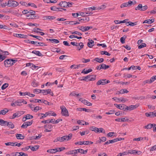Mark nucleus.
<instances>
[{"mask_svg": "<svg viewBox=\"0 0 156 156\" xmlns=\"http://www.w3.org/2000/svg\"><path fill=\"white\" fill-rule=\"evenodd\" d=\"M61 109L62 110V115L65 116H68V112L67 109L64 106H61Z\"/></svg>", "mask_w": 156, "mask_h": 156, "instance_id": "obj_6", "label": "nucleus"}, {"mask_svg": "<svg viewBox=\"0 0 156 156\" xmlns=\"http://www.w3.org/2000/svg\"><path fill=\"white\" fill-rule=\"evenodd\" d=\"M109 80H107L106 79H102L98 81V85L101 84L103 85L109 83Z\"/></svg>", "mask_w": 156, "mask_h": 156, "instance_id": "obj_9", "label": "nucleus"}, {"mask_svg": "<svg viewBox=\"0 0 156 156\" xmlns=\"http://www.w3.org/2000/svg\"><path fill=\"white\" fill-rule=\"evenodd\" d=\"M145 115L147 117H150L151 118L154 117L153 112H150L149 113H146L145 114Z\"/></svg>", "mask_w": 156, "mask_h": 156, "instance_id": "obj_27", "label": "nucleus"}, {"mask_svg": "<svg viewBox=\"0 0 156 156\" xmlns=\"http://www.w3.org/2000/svg\"><path fill=\"white\" fill-rule=\"evenodd\" d=\"M90 141H79L75 143V144L76 145H88L89 144Z\"/></svg>", "mask_w": 156, "mask_h": 156, "instance_id": "obj_13", "label": "nucleus"}, {"mask_svg": "<svg viewBox=\"0 0 156 156\" xmlns=\"http://www.w3.org/2000/svg\"><path fill=\"white\" fill-rule=\"evenodd\" d=\"M143 137H140L139 138H134L133 139V141H136V140H137V141H140V140H143Z\"/></svg>", "mask_w": 156, "mask_h": 156, "instance_id": "obj_61", "label": "nucleus"}, {"mask_svg": "<svg viewBox=\"0 0 156 156\" xmlns=\"http://www.w3.org/2000/svg\"><path fill=\"white\" fill-rule=\"evenodd\" d=\"M147 9V6L145 5L143 6L142 4H139L137 7L135 8L136 10H139L140 11H144Z\"/></svg>", "mask_w": 156, "mask_h": 156, "instance_id": "obj_5", "label": "nucleus"}, {"mask_svg": "<svg viewBox=\"0 0 156 156\" xmlns=\"http://www.w3.org/2000/svg\"><path fill=\"white\" fill-rule=\"evenodd\" d=\"M77 153H80L81 154H84V150L82 149H77Z\"/></svg>", "mask_w": 156, "mask_h": 156, "instance_id": "obj_51", "label": "nucleus"}, {"mask_svg": "<svg viewBox=\"0 0 156 156\" xmlns=\"http://www.w3.org/2000/svg\"><path fill=\"white\" fill-rule=\"evenodd\" d=\"M128 23H129V25H127V26H135V25H136L137 24V22H134V23H133L132 22H127Z\"/></svg>", "mask_w": 156, "mask_h": 156, "instance_id": "obj_43", "label": "nucleus"}, {"mask_svg": "<svg viewBox=\"0 0 156 156\" xmlns=\"http://www.w3.org/2000/svg\"><path fill=\"white\" fill-rule=\"evenodd\" d=\"M109 67V66L106 65L104 64H102L99 65V66H98V69L99 68V70H100L101 69H106L108 68Z\"/></svg>", "mask_w": 156, "mask_h": 156, "instance_id": "obj_11", "label": "nucleus"}, {"mask_svg": "<svg viewBox=\"0 0 156 156\" xmlns=\"http://www.w3.org/2000/svg\"><path fill=\"white\" fill-rule=\"evenodd\" d=\"M32 53L39 56H42V54L38 51L34 50L32 51Z\"/></svg>", "mask_w": 156, "mask_h": 156, "instance_id": "obj_29", "label": "nucleus"}, {"mask_svg": "<svg viewBox=\"0 0 156 156\" xmlns=\"http://www.w3.org/2000/svg\"><path fill=\"white\" fill-rule=\"evenodd\" d=\"M124 138L118 137L115 139H114L113 140H110V142H111V144H112L118 141L124 140Z\"/></svg>", "mask_w": 156, "mask_h": 156, "instance_id": "obj_14", "label": "nucleus"}, {"mask_svg": "<svg viewBox=\"0 0 156 156\" xmlns=\"http://www.w3.org/2000/svg\"><path fill=\"white\" fill-rule=\"evenodd\" d=\"M154 124L149 123L148 124L147 126H145L144 127L145 129H150L153 127H154Z\"/></svg>", "mask_w": 156, "mask_h": 156, "instance_id": "obj_19", "label": "nucleus"}, {"mask_svg": "<svg viewBox=\"0 0 156 156\" xmlns=\"http://www.w3.org/2000/svg\"><path fill=\"white\" fill-rule=\"evenodd\" d=\"M87 46L90 48L92 47L94 45V41L92 40L88 42L87 44Z\"/></svg>", "mask_w": 156, "mask_h": 156, "instance_id": "obj_26", "label": "nucleus"}, {"mask_svg": "<svg viewBox=\"0 0 156 156\" xmlns=\"http://www.w3.org/2000/svg\"><path fill=\"white\" fill-rule=\"evenodd\" d=\"M78 46H80V47H78L77 48L79 50H80L83 48L84 45L83 43L80 42L78 44Z\"/></svg>", "mask_w": 156, "mask_h": 156, "instance_id": "obj_36", "label": "nucleus"}, {"mask_svg": "<svg viewBox=\"0 0 156 156\" xmlns=\"http://www.w3.org/2000/svg\"><path fill=\"white\" fill-rule=\"evenodd\" d=\"M67 2H61L59 3V5L63 7L67 8Z\"/></svg>", "mask_w": 156, "mask_h": 156, "instance_id": "obj_16", "label": "nucleus"}, {"mask_svg": "<svg viewBox=\"0 0 156 156\" xmlns=\"http://www.w3.org/2000/svg\"><path fill=\"white\" fill-rule=\"evenodd\" d=\"M154 20L153 19H152L151 20L149 19L144 20L143 23H147L151 24L152 23H153L154 22Z\"/></svg>", "mask_w": 156, "mask_h": 156, "instance_id": "obj_21", "label": "nucleus"}, {"mask_svg": "<svg viewBox=\"0 0 156 156\" xmlns=\"http://www.w3.org/2000/svg\"><path fill=\"white\" fill-rule=\"evenodd\" d=\"M128 20V19H125L122 21H119L116 20L114 21V22L115 23L118 24L121 23H125Z\"/></svg>", "mask_w": 156, "mask_h": 156, "instance_id": "obj_23", "label": "nucleus"}, {"mask_svg": "<svg viewBox=\"0 0 156 156\" xmlns=\"http://www.w3.org/2000/svg\"><path fill=\"white\" fill-rule=\"evenodd\" d=\"M30 146V149L33 151H35L37 150L39 148V145H35L34 146Z\"/></svg>", "mask_w": 156, "mask_h": 156, "instance_id": "obj_18", "label": "nucleus"}, {"mask_svg": "<svg viewBox=\"0 0 156 156\" xmlns=\"http://www.w3.org/2000/svg\"><path fill=\"white\" fill-rule=\"evenodd\" d=\"M6 58V56L1 55H0V62H2Z\"/></svg>", "mask_w": 156, "mask_h": 156, "instance_id": "obj_57", "label": "nucleus"}, {"mask_svg": "<svg viewBox=\"0 0 156 156\" xmlns=\"http://www.w3.org/2000/svg\"><path fill=\"white\" fill-rule=\"evenodd\" d=\"M92 71L91 69H84L82 72V73H84V74H87Z\"/></svg>", "mask_w": 156, "mask_h": 156, "instance_id": "obj_24", "label": "nucleus"}, {"mask_svg": "<svg viewBox=\"0 0 156 156\" xmlns=\"http://www.w3.org/2000/svg\"><path fill=\"white\" fill-rule=\"evenodd\" d=\"M72 134L70 133L68 136H65L62 137H58V141L60 142H63L65 141H67L72 138Z\"/></svg>", "mask_w": 156, "mask_h": 156, "instance_id": "obj_2", "label": "nucleus"}, {"mask_svg": "<svg viewBox=\"0 0 156 156\" xmlns=\"http://www.w3.org/2000/svg\"><path fill=\"white\" fill-rule=\"evenodd\" d=\"M79 67V66H78L77 65H72L70 67V68H71V69L73 68L74 69H78Z\"/></svg>", "mask_w": 156, "mask_h": 156, "instance_id": "obj_52", "label": "nucleus"}, {"mask_svg": "<svg viewBox=\"0 0 156 156\" xmlns=\"http://www.w3.org/2000/svg\"><path fill=\"white\" fill-rule=\"evenodd\" d=\"M81 102H82L85 105H86L88 106H91L92 105V103H90L87 101L85 99H84V100H82V101H81Z\"/></svg>", "mask_w": 156, "mask_h": 156, "instance_id": "obj_22", "label": "nucleus"}, {"mask_svg": "<svg viewBox=\"0 0 156 156\" xmlns=\"http://www.w3.org/2000/svg\"><path fill=\"white\" fill-rule=\"evenodd\" d=\"M106 6L105 5H101L100 7H98V10H102L105 9Z\"/></svg>", "mask_w": 156, "mask_h": 156, "instance_id": "obj_56", "label": "nucleus"}, {"mask_svg": "<svg viewBox=\"0 0 156 156\" xmlns=\"http://www.w3.org/2000/svg\"><path fill=\"white\" fill-rule=\"evenodd\" d=\"M30 101L31 102L39 103L40 101H41V100L35 99L34 100H30Z\"/></svg>", "mask_w": 156, "mask_h": 156, "instance_id": "obj_44", "label": "nucleus"}, {"mask_svg": "<svg viewBox=\"0 0 156 156\" xmlns=\"http://www.w3.org/2000/svg\"><path fill=\"white\" fill-rule=\"evenodd\" d=\"M26 119H31L33 118V116L30 114H27L25 116Z\"/></svg>", "mask_w": 156, "mask_h": 156, "instance_id": "obj_37", "label": "nucleus"}, {"mask_svg": "<svg viewBox=\"0 0 156 156\" xmlns=\"http://www.w3.org/2000/svg\"><path fill=\"white\" fill-rule=\"evenodd\" d=\"M25 122L26 123L27 126H29L32 125L33 123V121L32 120L30 122Z\"/></svg>", "mask_w": 156, "mask_h": 156, "instance_id": "obj_63", "label": "nucleus"}, {"mask_svg": "<svg viewBox=\"0 0 156 156\" xmlns=\"http://www.w3.org/2000/svg\"><path fill=\"white\" fill-rule=\"evenodd\" d=\"M114 105L117 108L124 111H126L128 109V106L123 104L118 105L115 104Z\"/></svg>", "mask_w": 156, "mask_h": 156, "instance_id": "obj_4", "label": "nucleus"}, {"mask_svg": "<svg viewBox=\"0 0 156 156\" xmlns=\"http://www.w3.org/2000/svg\"><path fill=\"white\" fill-rule=\"evenodd\" d=\"M17 61L16 60H13L12 59H9L5 60L4 62L5 66L9 67L12 66Z\"/></svg>", "mask_w": 156, "mask_h": 156, "instance_id": "obj_1", "label": "nucleus"}, {"mask_svg": "<svg viewBox=\"0 0 156 156\" xmlns=\"http://www.w3.org/2000/svg\"><path fill=\"white\" fill-rule=\"evenodd\" d=\"M82 62L84 63H87L90 61V60L89 59H86L84 58H83L81 60Z\"/></svg>", "mask_w": 156, "mask_h": 156, "instance_id": "obj_53", "label": "nucleus"}, {"mask_svg": "<svg viewBox=\"0 0 156 156\" xmlns=\"http://www.w3.org/2000/svg\"><path fill=\"white\" fill-rule=\"evenodd\" d=\"M7 121H5L2 119H0V125L2 126L4 123H7Z\"/></svg>", "mask_w": 156, "mask_h": 156, "instance_id": "obj_58", "label": "nucleus"}, {"mask_svg": "<svg viewBox=\"0 0 156 156\" xmlns=\"http://www.w3.org/2000/svg\"><path fill=\"white\" fill-rule=\"evenodd\" d=\"M96 79H81L80 80L81 81L84 80L87 82L90 81H94Z\"/></svg>", "mask_w": 156, "mask_h": 156, "instance_id": "obj_41", "label": "nucleus"}, {"mask_svg": "<svg viewBox=\"0 0 156 156\" xmlns=\"http://www.w3.org/2000/svg\"><path fill=\"white\" fill-rule=\"evenodd\" d=\"M139 104H137L135 105H131L129 107L128 106V109L127 110H129L130 111L136 108H137L139 106Z\"/></svg>", "mask_w": 156, "mask_h": 156, "instance_id": "obj_12", "label": "nucleus"}, {"mask_svg": "<svg viewBox=\"0 0 156 156\" xmlns=\"http://www.w3.org/2000/svg\"><path fill=\"white\" fill-rule=\"evenodd\" d=\"M5 125H7V126L11 128H13L14 127V125L12 122H9L7 121V124H5Z\"/></svg>", "mask_w": 156, "mask_h": 156, "instance_id": "obj_28", "label": "nucleus"}, {"mask_svg": "<svg viewBox=\"0 0 156 156\" xmlns=\"http://www.w3.org/2000/svg\"><path fill=\"white\" fill-rule=\"evenodd\" d=\"M16 142L13 143L11 142H7L5 143V144L6 146H16Z\"/></svg>", "mask_w": 156, "mask_h": 156, "instance_id": "obj_31", "label": "nucleus"}, {"mask_svg": "<svg viewBox=\"0 0 156 156\" xmlns=\"http://www.w3.org/2000/svg\"><path fill=\"white\" fill-rule=\"evenodd\" d=\"M90 129L92 131H94L96 133H98V128L95 127L94 126H92L90 127Z\"/></svg>", "mask_w": 156, "mask_h": 156, "instance_id": "obj_39", "label": "nucleus"}, {"mask_svg": "<svg viewBox=\"0 0 156 156\" xmlns=\"http://www.w3.org/2000/svg\"><path fill=\"white\" fill-rule=\"evenodd\" d=\"M30 36L34 37L36 38L40 41H42V38L40 36H36L33 35H30Z\"/></svg>", "mask_w": 156, "mask_h": 156, "instance_id": "obj_40", "label": "nucleus"}, {"mask_svg": "<svg viewBox=\"0 0 156 156\" xmlns=\"http://www.w3.org/2000/svg\"><path fill=\"white\" fill-rule=\"evenodd\" d=\"M128 154V152L125 151L123 152L122 153H120L119 154V156H122L123 155H126Z\"/></svg>", "mask_w": 156, "mask_h": 156, "instance_id": "obj_54", "label": "nucleus"}, {"mask_svg": "<svg viewBox=\"0 0 156 156\" xmlns=\"http://www.w3.org/2000/svg\"><path fill=\"white\" fill-rule=\"evenodd\" d=\"M7 4L8 7H16L19 5V3L15 1L9 0L8 1Z\"/></svg>", "mask_w": 156, "mask_h": 156, "instance_id": "obj_3", "label": "nucleus"}, {"mask_svg": "<svg viewBox=\"0 0 156 156\" xmlns=\"http://www.w3.org/2000/svg\"><path fill=\"white\" fill-rule=\"evenodd\" d=\"M50 9L51 10L54 11H57L59 9V8L55 6H53L51 7Z\"/></svg>", "mask_w": 156, "mask_h": 156, "instance_id": "obj_38", "label": "nucleus"}, {"mask_svg": "<svg viewBox=\"0 0 156 156\" xmlns=\"http://www.w3.org/2000/svg\"><path fill=\"white\" fill-rule=\"evenodd\" d=\"M99 139L100 140V143H101V141L105 142L106 140V138L105 137L103 136L101 137V138L99 137Z\"/></svg>", "mask_w": 156, "mask_h": 156, "instance_id": "obj_48", "label": "nucleus"}, {"mask_svg": "<svg viewBox=\"0 0 156 156\" xmlns=\"http://www.w3.org/2000/svg\"><path fill=\"white\" fill-rule=\"evenodd\" d=\"M22 111H18L16 113H14L13 115L12 116V118H10V119H14L16 117H18L20 116L22 114Z\"/></svg>", "mask_w": 156, "mask_h": 156, "instance_id": "obj_8", "label": "nucleus"}, {"mask_svg": "<svg viewBox=\"0 0 156 156\" xmlns=\"http://www.w3.org/2000/svg\"><path fill=\"white\" fill-rule=\"evenodd\" d=\"M100 53L101 55H105L108 56H110L111 55L110 53L105 51H100Z\"/></svg>", "mask_w": 156, "mask_h": 156, "instance_id": "obj_33", "label": "nucleus"}, {"mask_svg": "<svg viewBox=\"0 0 156 156\" xmlns=\"http://www.w3.org/2000/svg\"><path fill=\"white\" fill-rule=\"evenodd\" d=\"M16 136L18 139H23L24 138V136L20 134H16Z\"/></svg>", "mask_w": 156, "mask_h": 156, "instance_id": "obj_25", "label": "nucleus"}, {"mask_svg": "<svg viewBox=\"0 0 156 156\" xmlns=\"http://www.w3.org/2000/svg\"><path fill=\"white\" fill-rule=\"evenodd\" d=\"M128 154H136L137 152H136V150H128L127 151Z\"/></svg>", "mask_w": 156, "mask_h": 156, "instance_id": "obj_32", "label": "nucleus"}, {"mask_svg": "<svg viewBox=\"0 0 156 156\" xmlns=\"http://www.w3.org/2000/svg\"><path fill=\"white\" fill-rule=\"evenodd\" d=\"M8 83H5L4 84H3L1 87V88L2 90H4L5 89L6 87H7L8 86Z\"/></svg>", "mask_w": 156, "mask_h": 156, "instance_id": "obj_50", "label": "nucleus"}, {"mask_svg": "<svg viewBox=\"0 0 156 156\" xmlns=\"http://www.w3.org/2000/svg\"><path fill=\"white\" fill-rule=\"evenodd\" d=\"M9 112L8 109L7 108H5L0 112V115H5L6 113Z\"/></svg>", "mask_w": 156, "mask_h": 156, "instance_id": "obj_17", "label": "nucleus"}, {"mask_svg": "<svg viewBox=\"0 0 156 156\" xmlns=\"http://www.w3.org/2000/svg\"><path fill=\"white\" fill-rule=\"evenodd\" d=\"M45 18L46 19L49 20H54L55 18V16H47L45 17Z\"/></svg>", "mask_w": 156, "mask_h": 156, "instance_id": "obj_47", "label": "nucleus"}, {"mask_svg": "<svg viewBox=\"0 0 156 156\" xmlns=\"http://www.w3.org/2000/svg\"><path fill=\"white\" fill-rule=\"evenodd\" d=\"M35 12L33 10H30L28 11V13L30 15H35Z\"/></svg>", "mask_w": 156, "mask_h": 156, "instance_id": "obj_60", "label": "nucleus"}, {"mask_svg": "<svg viewBox=\"0 0 156 156\" xmlns=\"http://www.w3.org/2000/svg\"><path fill=\"white\" fill-rule=\"evenodd\" d=\"M28 5L29 6H31L32 7L37 8V6L34 3H29L28 4Z\"/></svg>", "mask_w": 156, "mask_h": 156, "instance_id": "obj_62", "label": "nucleus"}, {"mask_svg": "<svg viewBox=\"0 0 156 156\" xmlns=\"http://www.w3.org/2000/svg\"><path fill=\"white\" fill-rule=\"evenodd\" d=\"M98 156H107V155L105 153L101 152L98 154Z\"/></svg>", "mask_w": 156, "mask_h": 156, "instance_id": "obj_64", "label": "nucleus"}, {"mask_svg": "<svg viewBox=\"0 0 156 156\" xmlns=\"http://www.w3.org/2000/svg\"><path fill=\"white\" fill-rule=\"evenodd\" d=\"M13 35L16 37L23 38H26L27 37V35L22 34H14Z\"/></svg>", "mask_w": 156, "mask_h": 156, "instance_id": "obj_10", "label": "nucleus"}, {"mask_svg": "<svg viewBox=\"0 0 156 156\" xmlns=\"http://www.w3.org/2000/svg\"><path fill=\"white\" fill-rule=\"evenodd\" d=\"M36 45L37 46H45V44H44L43 43H41V42H37V43H36Z\"/></svg>", "mask_w": 156, "mask_h": 156, "instance_id": "obj_49", "label": "nucleus"}, {"mask_svg": "<svg viewBox=\"0 0 156 156\" xmlns=\"http://www.w3.org/2000/svg\"><path fill=\"white\" fill-rule=\"evenodd\" d=\"M156 79H151L150 80H147L143 82V83L145 85L147 83H151L154 81Z\"/></svg>", "mask_w": 156, "mask_h": 156, "instance_id": "obj_15", "label": "nucleus"}, {"mask_svg": "<svg viewBox=\"0 0 156 156\" xmlns=\"http://www.w3.org/2000/svg\"><path fill=\"white\" fill-rule=\"evenodd\" d=\"M96 8L95 7H90L87 9V11L91 12L93 10H95L96 9Z\"/></svg>", "mask_w": 156, "mask_h": 156, "instance_id": "obj_42", "label": "nucleus"}, {"mask_svg": "<svg viewBox=\"0 0 156 156\" xmlns=\"http://www.w3.org/2000/svg\"><path fill=\"white\" fill-rule=\"evenodd\" d=\"M98 133H105V131L103 128H98Z\"/></svg>", "mask_w": 156, "mask_h": 156, "instance_id": "obj_46", "label": "nucleus"}, {"mask_svg": "<svg viewBox=\"0 0 156 156\" xmlns=\"http://www.w3.org/2000/svg\"><path fill=\"white\" fill-rule=\"evenodd\" d=\"M129 92V91L127 90L126 89H123V90H121L120 91H119L118 93V94H124L125 93H127Z\"/></svg>", "mask_w": 156, "mask_h": 156, "instance_id": "obj_35", "label": "nucleus"}, {"mask_svg": "<svg viewBox=\"0 0 156 156\" xmlns=\"http://www.w3.org/2000/svg\"><path fill=\"white\" fill-rule=\"evenodd\" d=\"M71 33L72 34H77L79 36H81L82 35V34L81 33H80L77 31H74V32H71Z\"/></svg>", "mask_w": 156, "mask_h": 156, "instance_id": "obj_59", "label": "nucleus"}, {"mask_svg": "<svg viewBox=\"0 0 156 156\" xmlns=\"http://www.w3.org/2000/svg\"><path fill=\"white\" fill-rule=\"evenodd\" d=\"M31 85L34 87H37L38 85V83L35 80H34L31 83Z\"/></svg>", "mask_w": 156, "mask_h": 156, "instance_id": "obj_20", "label": "nucleus"}, {"mask_svg": "<svg viewBox=\"0 0 156 156\" xmlns=\"http://www.w3.org/2000/svg\"><path fill=\"white\" fill-rule=\"evenodd\" d=\"M146 44L145 43H142L141 44L138 46V48L141 49L143 48L146 47Z\"/></svg>", "mask_w": 156, "mask_h": 156, "instance_id": "obj_45", "label": "nucleus"}, {"mask_svg": "<svg viewBox=\"0 0 156 156\" xmlns=\"http://www.w3.org/2000/svg\"><path fill=\"white\" fill-rule=\"evenodd\" d=\"M133 4V2L131 1H129L128 2L124 3H122L120 6L121 8H123L125 7H129Z\"/></svg>", "mask_w": 156, "mask_h": 156, "instance_id": "obj_7", "label": "nucleus"}, {"mask_svg": "<svg viewBox=\"0 0 156 156\" xmlns=\"http://www.w3.org/2000/svg\"><path fill=\"white\" fill-rule=\"evenodd\" d=\"M84 121H83L80 120H78L77 122V123L79 124L83 125H84Z\"/></svg>", "mask_w": 156, "mask_h": 156, "instance_id": "obj_55", "label": "nucleus"}, {"mask_svg": "<svg viewBox=\"0 0 156 156\" xmlns=\"http://www.w3.org/2000/svg\"><path fill=\"white\" fill-rule=\"evenodd\" d=\"M49 40L53 43L57 44L59 43V42L58 40L54 39H49Z\"/></svg>", "mask_w": 156, "mask_h": 156, "instance_id": "obj_34", "label": "nucleus"}, {"mask_svg": "<svg viewBox=\"0 0 156 156\" xmlns=\"http://www.w3.org/2000/svg\"><path fill=\"white\" fill-rule=\"evenodd\" d=\"M77 153V150H74L70 151L67 153V154H76Z\"/></svg>", "mask_w": 156, "mask_h": 156, "instance_id": "obj_30", "label": "nucleus"}]
</instances>
